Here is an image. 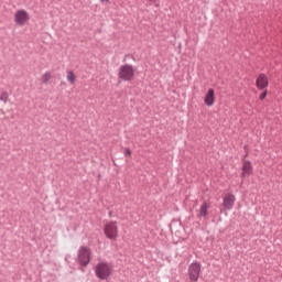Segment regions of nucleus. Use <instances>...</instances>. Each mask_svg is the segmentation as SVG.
Here are the masks:
<instances>
[{
    "label": "nucleus",
    "mask_w": 282,
    "mask_h": 282,
    "mask_svg": "<svg viewBox=\"0 0 282 282\" xmlns=\"http://www.w3.org/2000/svg\"><path fill=\"white\" fill-rule=\"evenodd\" d=\"M41 80L44 85H47L52 80V74L50 72L44 73Z\"/></svg>",
    "instance_id": "obj_13"
},
{
    "label": "nucleus",
    "mask_w": 282,
    "mask_h": 282,
    "mask_svg": "<svg viewBox=\"0 0 282 282\" xmlns=\"http://www.w3.org/2000/svg\"><path fill=\"white\" fill-rule=\"evenodd\" d=\"M95 274L100 281H107L113 274V265L109 262H98L95 267Z\"/></svg>",
    "instance_id": "obj_1"
},
{
    "label": "nucleus",
    "mask_w": 282,
    "mask_h": 282,
    "mask_svg": "<svg viewBox=\"0 0 282 282\" xmlns=\"http://www.w3.org/2000/svg\"><path fill=\"white\" fill-rule=\"evenodd\" d=\"M104 232L108 239H112V240L118 239V223L117 221L106 223Z\"/></svg>",
    "instance_id": "obj_5"
},
{
    "label": "nucleus",
    "mask_w": 282,
    "mask_h": 282,
    "mask_svg": "<svg viewBox=\"0 0 282 282\" xmlns=\"http://www.w3.org/2000/svg\"><path fill=\"white\" fill-rule=\"evenodd\" d=\"M118 78L129 83L135 78V68L131 64H124L119 67Z\"/></svg>",
    "instance_id": "obj_2"
},
{
    "label": "nucleus",
    "mask_w": 282,
    "mask_h": 282,
    "mask_svg": "<svg viewBox=\"0 0 282 282\" xmlns=\"http://www.w3.org/2000/svg\"><path fill=\"white\" fill-rule=\"evenodd\" d=\"M66 79L69 83V85L76 84V74H74V70H68L66 73Z\"/></svg>",
    "instance_id": "obj_12"
},
{
    "label": "nucleus",
    "mask_w": 282,
    "mask_h": 282,
    "mask_svg": "<svg viewBox=\"0 0 282 282\" xmlns=\"http://www.w3.org/2000/svg\"><path fill=\"white\" fill-rule=\"evenodd\" d=\"M148 1H151L152 3H155V0H148Z\"/></svg>",
    "instance_id": "obj_18"
},
{
    "label": "nucleus",
    "mask_w": 282,
    "mask_h": 282,
    "mask_svg": "<svg viewBox=\"0 0 282 282\" xmlns=\"http://www.w3.org/2000/svg\"><path fill=\"white\" fill-rule=\"evenodd\" d=\"M77 261L80 265H89L91 261V249L88 247H80L77 253Z\"/></svg>",
    "instance_id": "obj_3"
},
{
    "label": "nucleus",
    "mask_w": 282,
    "mask_h": 282,
    "mask_svg": "<svg viewBox=\"0 0 282 282\" xmlns=\"http://www.w3.org/2000/svg\"><path fill=\"white\" fill-rule=\"evenodd\" d=\"M10 97V95H8V91H2L0 95V100L2 102H8V98Z\"/></svg>",
    "instance_id": "obj_14"
},
{
    "label": "nucleus",
    "mask_w": 282,
    "mask_h": 282,
    "mask_svg": "<svg viewBox=\"0 0 282 282\" xmlns=\"http://www.w3.org/2000/svg\"><path fill=\"white\" fill-rule=\"evenodd\" d=\"M124 155H131V150L129 148L124 150Z\"/></svg>",
    "instance_id": "obj_16"
},
{
    "label": "nucleus",
    "mask_w": 282,
    "mask_h": 282,
    "mask_svg": "<svg viewBox=\"0 0 282 282\" xmlns=\"http://www.w3.org/2000/svg\"><path fill=\"white\" fill-rule=\"evenodd\" d=\"M235 202H237V197L234 194H226L223 199V207L225 210H232L235 206Z\"/></svg>",
    "instance_id": "obj_7"
},
{
    "label": "nucleus",
    "mask_w": 282,
    "mask_h": 282,
    "mask_svg": "<svg viewBox=\"0 0 282 282\" xmlns=\"http://www.w3.org/2000/svg\"><path fill=\"white\" fill-rule=\"evenodd\" d=\"M202 274V264L194 262L188 267V278L192 282H197Z\"/></svg>",
    "instance_id": "obj_6"
},
{
    "label": "nucleus",
    "mask_w": 282,
    "mask_h": 282,
    "mask_svg": "<svg viewBox=\"0 0 282 282\" xmlns=\"http://www.w3.org/2000/svg\"><path fill=\"white\" fill-rule=\"evenodd\" d=\"M252 174V162L243 161L241 167V178L246 180V177H250Z\"/></svg>",
    "instance_id": "obj_8"
},
{
    "label": "nucleus",
    "mask_w": 282,
    "mask_h": 282,
    "mask_svg": "<svg viewBox=\"0 0 282 282\" xmlns=\"http://www.w3.org/2000/svg\"><path fill=\"white\" fill-rule=\"evenodd\" d=\"M208 208H210V205H208V203L204 202L198 209L197 217H199V218L206 217L208 215Z\"/></svg>",
    "instance_id": "obj_11"
},
{
    "label": "nucleus",
    "mask_w": 282,
    "mask_h": 282,
    "mask_svg": "<svg viewBox=\"0 0 282 282\" xmlns=\"http://www.w3.org/2000/svg\"><path fill=\"white\" fill-rule=\"evenodd\" d=\"M265 96H268V90H264L263 93H261L260 100H265Z\"/></svg>",
    "instance_id": "obj_15"
},
{
    "label": "nucleus",
    "mask_w": 282,
    "mask_h": 282,
    "mask_svg": "<svg viewBox=\"0 0 282 282\" xmlns=\"http://www.w3.org/2000/svg\"><path fill=\"white\" fill-rule=\"evenodd\" d=\"M29 22H30V13L26 10L20 9L15 11L14 13L15 25H19V28H23V25H26Z\"/></svg>",
    "instance_id": "obj_4"
},
{
    "label": "nucleus",
    "mask_w": 282,
    "mask_h": 282,
    "mask_svg": "<svg viewBox=\"0 0 282 282\" xmlns=\"http://www.w3.org/2000/svg\"><path fill=\"white\" fill-rule=\"evenodd\" d=\"M101 3H109V0H99Z\"/></svg>",
    "instance_id": "obj_17"
},
{
    "label": "nucleus",
    "mask_w": 282,
    "mask_h": 282,
    "mask_svg": "<svg viewBox=\"0 0 282 282\" xmlns=\"http://www.w3.org/2000/svg\"><path fill=\"white\" fill-rule=\"evenodd\" d=\"M204 104L206 107H213V105H215V89H208L204 97Z\"/></svg>",
    "instance_id": "obj_9"
},
{
    "label": "nucleus",
    "mask_w": 282,
    "mask_h": 282,
    "mask_svg": "<svg viewBox=\"0 0 282 282\" xmlns=\"http://www.w3.org/2000/svg\"><path fill=\"white\" fill-rule=\"evenodd\" d=\"M256 85L258 89H265L269 85L268 76L265 74H260L257 78Z\"/></svg>",
    "instance_id": "obj_10"
}]
</instances>
